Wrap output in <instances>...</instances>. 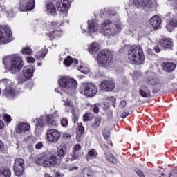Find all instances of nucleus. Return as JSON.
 Here are the masks:
<instances>
[{
    "label": "nucleus",
    "instance_id": "nucleus-1",
    "mask_svg": "<svg viewBox=\"0 0 177 177\" xmlns=\"http://www.w3.org/2000/svg\"><path fill=\"white\" fill-rule=\"evenodd\" d=\"M100 15L102 19H104V21L99 26L95 21H88V33L92 35L94 32H96L97 30L104 37L107 38H111L114 35H117L121 32L122 26L115 21L120 20L118 15L111 8H106L101 10Z\"/></svg>",
    "mask_w": 177,
    "mask_h": 177
},
{
    "label": "nucleus",
    "instance_id": "nucleus-2",
    "mask_svg": "<svg viewBox=\"0 0 177 177\" xmlns=\"http://www.w3.org/2000/svg\"><path fill=\"white\" fill-rule=\"evenodd\" d=\"M3 64L12 74H17L24 66L23 58L17 55H8L3 59Z\"/></svg>",
    "mask_w": 177,
    "mask_h": 177
},
{
    "label": "nucleus",
    "instance_id": "nucleus-3",
    "mask_svg": "<svg viewBox=\"0 0 177 177\" xmlns=\"http://www.w3.org/2000/svg\"><path fill=\"white\" fill-rule=\"evenodd\" d=\"M128 59L131 64L139 66L145 62V55H143V50L140 46H133L128 52Z\"/></svg>",
    "mask_w": 177,
    "mask_h": 177
},
{
    "label": "nucleus",
    "instance_id": "nucleus-4",
    "mask_svg": "<svg viewBox=\"0 0 177 177\" xmlns=\"http://www.w3.org/2000/svg\"><path fill=\"white\" fill-rule=\"evenodd\" d=\"M97 60L99 64H101L102 67L109 68V67H111L113 63H114V57H113L111 52L101 51L97 55Z\"/></svg>",
    "mask_w": 177,
    "mask_h": 177
},
{
    "label": "nucleus",
    "instance_id": "nucleus-5",
    "mask_svg": "<svg viewBox=\"0 0 177 177\" xmlns=\"http://www.w3.org/2000/svg\"><path fill=\"white\" fill-rule=\"evenodd\" d=\"M59 86L64 89L65 92L68 93V95H70L73 91L77 89V81L68 77H63L59 79Z\"/></svg>",
    "mask_w": 177,
    "mask_h": 177
},
{
    "label": "nucleus",
    "instance_id": "nucleus-6",
    "mask_svg": "<svg viewBox=\"0 0 177 177\" xmlns=\"http://www.w3.org/2000/svg\"><path fill=\"white\" fill-rule=\"evenodd\" d=\"M2 82L6 85V88L3 91L4 96L8 97V99H13L17 95L15 82L9 79H3Z\"/></svg>",
    "mask_w": 177,
    "mask_h": 177
},
{
    "label": "nucleus",
    "instance_id": "nucleus-7",
    "mask_svg": "<svg viewBox=\"0 0 177 177\" xmlns=\"http://www.w3.org/2000/svg\"><path fill=\"white\" fill-rule=\"evenodd\" d=\"M13 41L12 30L8 26H0V45L9 44Z\"/></svg>",
    "mask_w": 177,
    "mask_h": 177
},
{
    "label": "nucleus",
    "instance_id": "nucleus-8",
    "mask_svg": "<svg viewBox=\"0 0 177 177\" xmlns=\"http://www.w3.org/2000/svg\"><path fill=\"white\" fill-rule=\"evenodd\" d=\"M167 19H170L166 25V28L169 32L174 31V28L177 27V12H171L166 15Z\"/></svg>",
    "mask_w": 177,
    "mask_h": 177
},
{
    "label": "nucleus",
    "instance_id": "nucleus-9",
    "mask_svg": "<svg viewBox=\"0 0 177 177\" xmlns=\"http://www.w3.org/2000/svg\"><path fill=\"white\" fill-rule=\"evenodd\" d=\"M84 93L88 97H93L97 93V87L93 83H86L84 84Z\"/></svg>",
    "mask_w": 177,
    "mask_h": 177
},
{
    "label": "nucleus",
    "instance_id": "nucleus-10",
    "mask_svg": "<svg viewBox=\"0 0 177 177\" xmlns=\"http://www.w3.org/2000/svg\"><path fill=\"white\" fill-rule=\"evenodd\" d=\"M43 165L46 168H52L53 167H59L60 165V160L57 158V156L51 155L50 158H46L44 162Z\"/></svg>",
    "mask_w": 177,
    "mask_h": 177
},
{
    "label": "nucleus",
    "instance_id": "nucleus-11",
    "mask_svg": "<svg viewBox=\"0 0 177 177\" xmlns=\"http://www.w3.org/2000/svg\"><path fill=\"white\" fill-rule=\"evenodd\" d=\"M46 136L48 142L56 143L62 137V134L60 133V131L55 129H51L47 131Z\"/></svg>",
    "mask_w": 177,
    "mask_h": 177
},
{
    "label": "nucleus",
    "instance_id": "nucleus-12",
    "mask_svg": "<svg viewBox=\"0 0 177 177\" xmlns=\"http://www.w3.org/2000/svg\"><path fill=\"white\" fill-rule=\"evenodd\" d=\"M53 2L59 12H66L70 8V1L68 0H58L57 1H53Z\"/></svg>",
    "mask_w": 177,
    "mask_h": 177
},
{
    "label": "nucleus",
    "instance_id": "nucleus-13",
    "mask_svg": "<svg viewBox=\"0 0 177 177\" xmlns=\"http://www.w3.org/2000/svg\"><path fill=\"white\" fill-rule=\"evenodd\" d=\"M101 89L104 92H111L115 88V83L110 80H105L101 82Z\"/></svg>",
    "mask_w": 177,
    "mask_h": 177
},
{
    "label": "nucleus",
    "instance_id": "nucleus-14",
    "mask_svg": "<svg viewBox=\"0 0 177 177\" xmlns=\"http://www.w3.org/2000/svg\"><path fill=\"white\" fill-rule=\"evenodd\" d=\"M35 70V68H34V66H32V65H28L25 66L22 71V74L24 78H26V80H30V78L32 77Z\"/></svg>",
    "mask_w": 177,
    "mask_h": 177
},
{
    "label": "nucleus",
    "instance_id": "nucleus-15",
    "mask_svg": "<svg viewBox=\"0 0 177 177\" xmlns=\"http://www.w3.org/2000/svg\"><path fill=\"white\" fill-rule=\"evenodd\" d=\"M136 6H142L143 8H153L154 4L151 0H133Z\"/></svg>",
    "mask_w": 177,
    "mask_h": 177
},
{
    "label": "nucleus",
    "instance_id": "nucleus-16",
    "mask_svg": "<svg viewBox=\"0 0 177 177\" xmlns=\"http://www.w3.org/2000/svg\"><path fill=\"white\" fill-rule=\"evenodd\" d=\"M150 24L154 30H158L161 27V17L158 15L153 16L150 20Z\"/></svg>",
    "mask_w": 177,
    "mask_h": 177
},
{
    "label": "nucleus",
    "instance_id": "nucleus-17",
    "mask_svg": "<svg viewBox=\"0 0 177 177\" xmlns=\"http://www.w3.org/2000/svg\"><path fill=\"white\" fill-rule=\"evenodd\" d=\"M81 149L82 147L80 144H77L73 147V151L71 153V161H74V160H77L80 157Z\"/></svg>",
    "mask_w": 177,
    "mask_h": 177
},
{
    "label": "nucleus",
    "instance_id": "nucleus-18",
    "mask_svg": "<svg viewBox=\"0 0 177 177\" xmlns=\"http://www.w3.org/2000/svg\"><path fill=\"white\" fill-rule=\"evenodd\" d=\"M55 118H57L59 117L57 112H56L53 115H48L46 117V122L48 125V127H56V120H55Z\"/></svg>",
    "mask_w": 177,
    "mask_h": 177
},
{
    "label": "nucleus",
    "instance_id": "nucleus-19",
    "mask_svg": "<svg viewBox=\"0 0 177 177\" xmlns=\"http://www.w3.org/2000/svg\"><path fill=\"white\" fill-rule=\"evenodd\" d=\"M31 129V126L27 123H20L16 127V131L17 133H22V132H26Z\"/></svg>",
    "mask_w": 177,
    "mask_h": 177
},
{
    "label": "nucleus",
    "instance_id": "nucleus-20",
    "mask_svg": "<svg viewBox=\"0 0 177 177\" xmlns=\"http://www.w3.org/2000/svg\"><path fill=\"white\" fill-rule=\"evenodd\" d=\"M66 153H67V146L66 145L62 144L57 148V156L59 158H63Z\"/></svg>",
    "mask_w": 177,
    "mask_h": 177
},
{
    "label": "nucleus",
    "instance_id": "nucleus-21",
    "mask_svg": "<svg viewBox=\"0 0 177 177\" xmlns=\"http://www.w3.org/2000/svg\"><path fill=\"white\" fill-rule=\"evenodd\" d=\"M46 10L47 12L50 15H52V16H56V8H55V3L48 1L46 3Z\"/></svg>",
    "mask_w": 177,
    "mask_h": 177
},
{
    "label": "nucleus",
    "instance_id": "nucleus-22",
    "mask_svg": "<svg viewBox=\"0 0 177 177\" xmlns=\"http://www.w3.org/2000/svg\"><path fill=\"white\" fill-rule=\"evenodd\" d=\"M160 45L163 48H167V49H169L170 48H172V46H174V41H172V39L169 38L162 39L160 40Z\"/></svg>",
    "mask_w": 177,
    "mask_h": 177
},
{
    "label": "nucleus",
    "instance_id": "nucleus-23",
    "mask_svg": "<svg viewBox=\"0 0 177 177\" xmlns=\"http://www.w3.org/2000/svg\"><path fill=\"white\" fill-rule=\"evenodd\" d=\"M82 177H93L95 176V171L91 167H84L82 170Z\"/></svg>",
    "mask_w": 177,
    "mask_h": 177
},
{
    "label": "nucleus",
    "instance_id": "nucleus-24",
    "mask_svg": "<svg viewBox=\"0 0 177 177\" xmlns=\"http://www.w3.org/2000/svg\"><path fill=\"white\" fill-rule=\"evenodd\" d=\"M163 68L165 71L171 73V71H174L176 68V64L172 62H165L163 64Z\"/></svg>",
    "mask_w": 177,
    "mask_h": 177
},
{
    "label": "nucleus",
    "instance_id": "nucleus-25",
    "mask_svg": "<svg viewBox=\"0 0 177 177\" xmlns=\"http://www.w3.org/2000/svg\"><path fill=\"white\" fill-rule=\"evenodd\" d=\"M142 88L139 90V93L142 97H150V89L147 86H142Z\"/></svg>",
    "mask_w": 177,
    "mask_h": 177
},
{
    "label": "nucleus",
    "instance_id": "nucleus-26",
    "mask_svg": "<svg viewBox=\"0 0 177 177\" xmlns=\"http://www.w3.org/2000/svg\"><path fill=\"white\" fill-rule=\"evenodd\" d=\"M14 172L16 176L20 177L24 174V167H15L14 166Z\"/></svg>",
    "mask_w": 177,
    "mask_h": 177
},
{
    "label": "nucleus",
    "instance_id": "nucleus-27",
    "mask_svg": "<svg viewBox=\"0 0 177 177\" xmlns=\"http://www.w3.org/2000/svg\"><path fill=\"white\" fill-rule=\"evenodd\" d=\"M88 50L90 53H96V52H99V44L97 43H93L89 46Z\"/></svg>",
    "mask_w": 177,
    "mask_h": 177
},
{
    "label": "nucleus",
    "instance_id": "nucleus-28",
    "mask_svg": "<svg viewBox=\"0 0 177 177\" xmlns=\"http://www.w3.org/2000/svg\"><path fill=\"white\" fill-rule=\"evenodd\" d=\"M105 157L106 160L112 164H115V162H117V159L115 158V156H114V155H113L112 153H105Z\"/></svg>",
    "mask_w": 177,
    "mask_h": 177
},
{
    "label": "nucleus",
    "instance_id": "nucleus-29",
    "mask_svg": "<svg viewBox=\"0 0 177 177\" xmlns=\"http://www.w3.org/2000/svg\"><path fill=\"white\" fill-rule=\"evenodd\" d=\"M48 53V50L43 49L41 50H39L36 54L37 59H41L44 58L46 56V54Z\"/></svg>",
    "mask_w": 177,
    "mask_h": 177
},
{
    "label": "nucleus",
    "instance_id": "nucleus-30",
    "mask_svg": "<svg viewBox=\"0 0 177 177\" xmlns=\"http://www.w3.org/2000/svg\"><path fill=\"white\" fill-rule=\"evenodd\" d=\"M100 124H102V118H97L95 119L94 122L92 124L91 127L93 129H97L99 127H100Z\"/></svg>",
    "mask_w": 177,
    "mask_h": 177
},
{
    "label": "nucleus",
    "instance_id": "nucleus-31",
    "mask_svg": "<svg viewBox=\"0 0 177 177\" xmlns=\"http://www.w3.org/2000/svg\"><path fill=\"white\" fill-rule=\"evenodd\" d=\"M35 8V0H29V1L26 3V9L27 11L32 10Z\"/></svg>",
    "mask_w": 177,
    "mask_h": 177
},
{
    "label": "nucleus",
    "instance_id": "nucleus-32",
    "mask_svg": "<svg viewBox=\"0 0 177 177\" xmlns=\"http://www.w3.org/2000/svg\"><path fill=\"white\" fill-rule=\"evenodd\" d=\"M14 167H18L20 168V167H24V160L21 158H17L15 160Z\"/></svg>",
    "mask_w": 177,
    "mask_h": 177
},
{
    "label": "nucleus",
    "instance_id": "nucleus-33",
    "mask_svg": "<svg viewBox=\"0 0 177 177\" xmlns=\"http://www.w3.org/2000/svg\"><path fill=\"white\" fill-rule=\"evenodd\" d=\"M44 126L45 120L42 118H39L36 123V128H37L38 129H41V128H44Z\"/></svg>",
    "mask_w": 177,
    "mask_h": 177
},
{
    "label": "nucleus",
    "instance_id": "nucleus-34",
    "mask_svg": "<svg viewBox=\"0 0 177 177\" xmlns=\"http://www.w3.org/2000/svg\"><path fill=\"white\" fill-rule=\"evenodd\" d=\"M48 35L51 41H53L55 38H57L58 37H59L60 32L57 30H55V31L50 32V33H49V35Z\"/></svg>",
    "mask_w": 177,
    "mask_h": 177
},
{
    "label": "nucleus",
    "instance_id": "nucleus-35",
    "mask_svg": "<svg viewBox=\"0 0 177 177\" xmlns=\"http://www.w3.org/2000/svg\"><path fill=\"white\" fill-rule=\"evenodd\" d=\"M0 176L3 177H10L12 176V173L10 172V169H6L3 171L0 170Z\"/></svg>",
    "mask_w": 177,
    "mask_h": 177
},
{
    "label": "nucleus",
    "instance_id": "nucleus-36",
    "mask_svg": "<svg viewBox=\"0 0 177 177\" xmlns=\"http://www.w3.org/2000/svg\"><path fill=\"white\" fill-rule=\"evenodd\" d=\"M19 9L21 12H28L27 11V4H26V2H24V1H19Z\"/></svg>",
    "mask_w": 177,
    "mask_h": 177
},
{
    "label": "nucleus",
    "instance_id": "nucleus-37",
    "mask_svg": "<svg viewBox=\"0 0 177 177\" xmlns=\"http://www.w3.org/2000/svg\"><path fill=\"white\" fill-rule=\"evenodd\" d=\"M73 64V58L70 56H68L64 60V64L67 67H70L71 64Z\"/></svg>",
    "mask_w": 177,
    "mask_h": 177
},
{
    "label": "nucleus",
    "instance_id": "nucleus-38",
    "mask_svg": "<svg viewBox=\"0 0 177 177\" xmlns=\"http://www.w3.org/2000/svg\"><path fill=\"white\" fill-rule=\"evenodd\" d=\"M78 70L83 74H88V73H89V68L88 67L80 66V68H78Z\"/></svg>",
    "mask_w": 177,
    "mask_h": 177
},
{
    "label": "nucleus",
    "instance_id": "nucleus-39",
    "mask_svg": "<svg viewBox=\"0 0 177 177\" xmlns=\"http://www.w3.org/2000/svg\"><path fill=\"white\" fill-rule=\"evenodd\" d=\"M99 107H100V104H95L91 106V109L95 114H97V113H99Z\"/></svg>",
    "mask_w": 177,
    "mask_h": 177
},
{
    "label": "nucleus",
    "instance_id": "nucleus-40",
    "mask_svg": "<svg viewBox=\"0 0 177 177\" xmlns=\"http://www.w3.org/2000/svg\"><path fill=\"white\" fill-rule=\"evenodd\" d=\"M92 118V115L91 113H85L83 115V121L86 122V121H91Z\"/></svg>",
    "mask_w": 177,
    "mask_h": 177
},
{
    "label": "nucleus",
    "instance_id": "nucleus-41",
    "mask_svg": "<svg viewBox=\"0 0 177 177\" xmlns=\"http://www.w3.org/2000/svg\"><path fill=\"white\" fill-rule=\"evenodd\" d=\"M31 48L30 47H26L22 49V53L25 55H31Z\"/></svg>",
    "mask_w": 177,
    "mask_h": 177
},
{
    "label": "nucleus",
    "instance_id": "nucleus-42",
    "mask_svg": "<svg viewBox=\"0 0 177 177\" xmlns=\"http://www.w3.org/2000/svg\"><path fill=\"white\" fill-rule=\"evenodd\" d=\"M64 106H68V107H74V102H73L71 101V100H68L67 99L65 102H64Z\"/></svg>",
    "mask_w": 177,
    "mask_h": 177
},
{
    "label": "nucleus",
    "instance_id": "nucleus-43",
    "mask_svg": "<svg viewBox=\"0 0 177 177\" xmlns=\"http://www.w3.org/2000/svg\"><path fill=\"white\" fill-rule=\"evenodd\" d=\"M88 156L89 157H96V156H97V153L96 152V151L95 149H91L88 152Z\"/></svg>",
    "mask_w": 177,
    "mask_h": 177
},
{
    "label": "nucleus",
    "instance_id": "nucleus-44",
    "mask_svg": "<svg viewBox=\"0 0 177 177\" xmlns=\"http://www.w3.org/2000/svg\"><path fill=\"white\" fill-rule=\"evenodd\" d=\"M116 100H117V98H115V97H110L109 98V103H110L111 104H112V106H113V107H115V102H116Z\"/></svg>",
    "mask_w": 177,
    "mask_h": 177
},
{
    "label": "nucleus",
    "instance_id": "nucleus-45",
    "mask_svg": "<svg viewBox=\"0 0 177 177\" xmlns=\"http://www.w3.org/2000/svg\"><path fill=\"white\" fill-rule=\"evenodd\" d=\"M3 120L6 122H10L12 121V118L10 117V115H8V114H5L3 116Z\"/></svg>",
    "mask_w": 177,
    "mask_h": 177
},
{
    "label": "nucleus",
    "instance_id": "nucleus-46",
    "mask_svg": "<svg viewBox=\"0 0 177 177\" xmlns=\"http://www.w3.org/2000/svg\"><path fill=\"white\" fill-rule=\"evenodd\" d=\"M58 24H59L58 21H53L51 22V24H50V28H56V27H57Z\"/></svg>",
    "mask_w": 177,
    "mask_h": 177
},
{
    "label": "nucleus",
    "instance_id": "nucleus-47",
    "mask_svg": "<svg viewBox=\"0 0 177 177\" xmlns=\"http://www.w3.org/2000/svg\"><path fill=\"white\" fill-rule=\"evenodd\" d=\"M61 125H62V127H67L68 125V120L66 118H63L61 120Z\"/></svg>",
    "mask_w": 177,
    "mask_h": 177
},
{
    "label": "nucleus",
    "instance_id": "nucleus-48",
    "mask_svg": "<svg viewBox=\"0 0 177 177\" xmlns=\"http://www.w3.org/2000/svg\"><path fill=\"white\" fill-rule=\"evenodd\" d=\"M108 175H109V176H111V177H118V173H117L115 171H109L108 172Z\"/></svg>",
    "mask_w": 177,
    "mask_h": 177
},
{
    "label": "nucleus",
    "instance_id": "nucleus-49",
    "mask_svg": "<svg viewBox=\"0 0 177 177\" xmlns=\"http://www.w3.org/2000/svg\"><path fill=\"white\" fill-rule=\"evenodd\" d=\"M44 147V143L42 142H39L37 144L35 145V149L37 150H39L40 149H42Z\"/></svg>",
    "mask_w": 177,
    "mask_h": 177
},
{
    "label": "nucleus",
    "instance_id": "nucleus-50",
    "mask_svg": "<svg viewBox=\"0 0 177 177\" xmlns=\"http://www.w3.org/2000/svg\"><path fill=\"white\" fill-rule=\"evenodd\" d=\"M147 84L149 85H156L157 84V82H156V80L154 79H151L147 81Z\"/></svg>",
    "mask_w": 177,
    "mask_h": 177
},
{
    "label": "nucleus",
    "instance_id": "nucleus-51",
    "mask_svg": "<svg viewBox=\"0 0 177 177\" xmlns=\"http://www.w3.org/2000/svg\"><path fill=\"white\" fill-rule=\"evenodd\" d=\"M119 106L120 107H121V109H124L127 107V101L125 100L121 101Z\"/></svg>",
    "mask_w": 177,
    "mask_h": 177
},
{
    "label": "nucleus",
    "instance_id": "nucleus-52",
    "mask_svg": "<svg viewBox=\"0 0 177 177\" xmlns=\"http://www.w3.org/2000/svg\"><path fill=\"white\" fill-rule=\"evenodd\" d=\"M177 175V169L176 170H171L170 171V174H169V177L173 176L175 177Z\"/></svg>",
    "mask_w": 177,
    "mask_h": 177
},
{
    "label": "nucleus",
    "instance_id": "nucleus-53",
    "mask_svg": "<svg viewBox=\"0 0 177 177\" xmlns=\"http://www.w3.org/2000/svg\"><path fill=\"white\" fill-rule=\"evenodd\" d=\"M28 63H35V59L32 57H28L27 58Z\"/></svg>",
    "mask_w": 177,
    "mask_h": 177
},
{
    "label": "nucleus",
    "instance_id": "nucleus-54",
    "mask_svg": "<svg viewBox=\"0 0 177 177\" xmlns=\"http://www.w3.org/2000/svg\"><path fill=\"white\" fill-rule=\"evenodd\" d=\"M5 150V145H3V142L0 140V153H2Z\"/></svg>",
    "mask_w": 177,
    "mask_h": 177
},
{
    "label": "nucleus",
    "instance_id": "nucleus-55",
    "mask_svg": "<svg viewBox=\"0 0 177 177\" xmlns=\"http://www.w3.org/2000/svg\"><path fill=\"white\" fill-rule=\"evenodd\" d=\"M79 131L80 132V133H82V135L84 133V132H85V128L84 127V126H79Z\"/></svg>",
    "mask_w": 177,
    "mask_h": 177
},
{
    "label": "nucleus",
    "instance_id": "nucleus-56",
    "mask_svg": "<svg viewBox=\"0 0 177 177\" xmlns=\"http://www.w3.org/2000/svg\"><path fill=\"white\" fill-rule=\"evenodd\" d=\"M173 8H174V13H177V0L174 1V3L173 4Z\"/></svg>",
    "mask_w": 177,
    "mask_h": 177
},
{
    "label": "nucleus",
    "instance_id": "nucleus-57",
    "mask_svg": "<svg viewBox=\"0 0 177 177\" xmlns=\"http://www.w3.org/2000/svg\"><path fill=\"white\" fill-rule=\"evenodd\" d=\"M136 174H137V175H138L139 177H145V174H143V172H142V171H140V170H138V171H136Z\"/></svg>",
    "mask_w": 177,
    "mask_h": 177
},
{
    "label": "nucleus",
    "instance_id": "nucleus-58",
    "mask_svg": "<svg viewBox=\"0 0 177 177\" xmlns=\"http://www.w3.org/2000/svg\"><path fill=\"white\" fill-rule=\"evenodd\" d=\"M64 176V174L60 172V171H57L55 173V177H63Z\"/></svg>",
    "mask_w": 177,
    "mask_h": 177
},
{
    "label": "nucleus",
    "instance_id": "nucleus-59",
    "mask_svg": "<svg viewBox=\"0 0 177 177\" xmlns=\"http://www.w3.org/2000/svg\"><path fill=\"white\" fill-rule=\"evenodd\" d=\"M129 115V112H124L122 113L121 117L122 118H127Z\"/></svg>",
    "mask_w": 177,
    "mask_h": 177
},
{
    "label": "nucleus",
    "instance_id": "nucleus-60",
    "mask_svg": "<svg viewBox=\"0 0 177 177\" xmlns=\"http://www.w3.org/2000/svg\"><path fill=\"white\" fill-rule=\"evenodd\" d=\"M153 49L155 51H156L157 53H158V52H161V49L160 48V47H158V46H155Z\"/></svg>",
    "mask_w": 177,
    "mask_h": 177
},
{
    "label": "nucleus",
    "instance_id": "nucleus-61",
    "mask_svg": "<svg viewBox=\"0 0 177 177\" xmlns=\"http://www.w3.org/2000/svg\"><path fill=\"white\" fill-rule=\"evenodd\" d=\"M103 136H104V139H109V136H110L109 133H104V132H103Z\"/></svg>",
    "mask_w": 177,
    "mask_h": 177
},
{
    "label": "nucleus",
    "instance_id": "nucleus-62",
    "mask_svg": "<svg viewBox=\"0 0 177 177\" xmlns=\"http://www.w3.org/2000/svg\"><path fill=\"white\" fill-rule=\"evenodd\" d=\"M73 120L74 124H75V122H76L77 121H78V116H74V117L73 118Z\"/></svg>",
    "mask_w": 177,
    "mask_h": 177
},
{
    "label": "nucleus",
    "instance_id": "nucleus-63",
    "mask_svg": "<svg viewBox=\"0 0 177 177\" xmlns=\"http://www.w3.org/2000/svg\"><path fill=\"white\" fill-rule=\"evenodd\" d=\"M3 122L2 120H0V129H2L4 127Z\"/></svg>",
    "mask_w": 177,
    "mask_h": 177
},
{
    "label": "nucleus",
    "instance_id": "nucleus-64",
    "mask_svg": "<svg viewBox=\"0 0 177 177\" xmlns=\"http://www.w3.org/2000/svg\"><path fill=\"white\" fill-rule=\"evenodd\" d=\"M72 63H74L75 64H78V59H72Z\"/></svg>",
    "mask_w": 177,
    "mask_h": 177
}]
</instances>
